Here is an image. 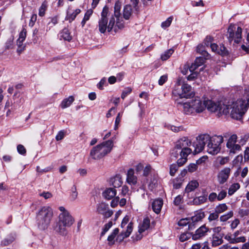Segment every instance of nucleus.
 Here are the masks:
<instances>
[{
	"instance_id": "f257e3e1",
	"label": "nucleus",
	"mask_w": 249,
	"mask_h": 249,
	"mask_svg": "<svg viewBox=\"0 0 249 249\" xmlns=\"http://www.w3.org/2000/svg\"><path fill=\"white\" fill-rule=\"evenodd\" d=\"M225 106L228 109V114H230L231 118L239 121L242 120L249 107V91H246L241 99L225 101Z\"/></svg>"
},
{
	"instance_id": "f03ea898",
	"label": "nucleus",
	"mask_w": 249,
	"mask_h": 249,
	"mask_svg": "<svg viewBox=\"0 0 249 249\" xmlns=\"http://www.w3.org/2000/svg\"><path fill=\"white\" fill-rule=\"evenodd\" d=\"M121 228L123 229L122 231L119 233V230L115 228L107 237L108 244L112 246L115 244V241L121 242L124 238L129 236L133 229V223L129 222V217L126 215L123 219Z\"/></svg>"
},
{
	"instance_id": "7ed1b4c3",
	"label": "nucleus",
	"mask_w": 249,
	"mask_h": 249,
	"mask_svg": "<svg viewBox=\"0 0 249 249\" xmlns=\"http://www.w3.org/2000/svg\"><path fill=\"white\" fill-rule=\"evenodd\" d=\"M191 144V141L184 137L176 142L175 147L171 151V157L175 159L180 155V158L177 161L179 166L183 165L187 161L188 156L192 152V149L188 147Z\"/></svg>"
},
{
	"instance_id": "20e7f679",
	"label": "nucleus",
	"mask_w": 249,
	"mask_h": 249,
	"mask_svg": "<svg viewBox=\"0 0 249 249\" xmlns=\"http://www.w3.org/2000/svg\"><path fill=\"white\" fill-rule=\"evenodd\" d=\"M59 210L61 213L59 214L58 221L54 226L53 230L57 233L64 236L67 234L66 228L70 227L74 219L64 207H59Z\"/></svg>"
},
{
	"instance_id": "39448f33",
	"label": "nucleus",
	"mask_w": 249,
	"mask_h": 249,
	"mask_svg": "<svg viewBox=\"0 0 249 249\" xmlns=\"http://www.w3.org/2000/svg\"><path fill=\"white\" fill-rule=\"evenodd\" d=\"M53 215L52 208L49 206L41 207L36 213V222L38 227L45 230L50 225Z\"/></svg>"
},
{
	"instance_id": "423d86ee",
	"label": "nucleus",
	"mask_w": 249,
	"mask_h": 249,
	"mask_svg": "<svg viewBox=\"0 0 249 249\" xmlns=\"http://www.w3.org/2000/svg\"><path fill=\"white\" fill-rule=\"evenodd\" d=\"M183 107L184 113L187 115H194L203 112L206 109L205 100L196 98L189 102L183 103H178Z\"/></svg>"
},
{
	"instance_id": "0eeeda50",
	"label": "nucleus",
	"mask_w": 249,
	"mask_h": 249,
	"mask_svg": "<svg viewBox=\"0 0 249 249\" xmlns=\"http://www.w3.org/2000/svg\"><path fill=\"white\" fill-rule=\"evenodd\" d=\"M113 145V142L110 140L103 142L93 147L89 155L94 160L101 159L111 151Z\"/></svg>"
},
{
	"instance_id": "6e6552de",
	"label": "nucleus",
	"mask_w": 249,
	"mask_h": 249,
	"mask_svg": "<svg viewBox=\"0 0 249 249\" xmlns=\"http://www.w3.org/2000/svg\"><path fill=\"white\" fill-rule=\"evenodd\" d=\"M173 94L180 98H188L193 95L192 87L185 83L182 78H178L173 90Z\"/></svg>"
},
{
	"instance_id": "1a4fd4ad",
	"label": "nucleus",
	"mask_w": 249,
	"mask_h": 249,
	"mask_svg": "<svg viewBox=\"0 0 249 249\" xmlns=\"http://www.w3.org/2000/svg\"><path fill=\"white\" fill-rule=\"evenodd\" d=\"M223 141V137L221 135H215L212 137L210 136V140L207 145L208 153L212 155L217 154L220 151L221 144Z\"/></svg>"
},
{
	"instance_id": "9d476101",
	"label": "nucleus",
	"mask_w": 249,
	"mask_h": 249,
	"mask_svg": "<svg viewBox=\"0 0 249 249\" xmlns=\"http://www.w3.org/2000/svg\"><path fill=\"white\" fill-rule=\"evenodd\" d=\"M206 108L211 112H217L218 115H227L228 113L227 108L225 107V101L214 102L210 100H205Z\"/></svg>"
},
{
	"instance_id": "9b49d317",
	"label": "nucleus",
	"mask_w": 249,
	"mask_h": 249,
	"mask_svg": "<svg viewBox=\"0 0 249 249\" xmlns=\"http://www.w3.org/2000/svg\"><path fill=\"white\" fill-rule=\"evenodd\" d=\"M227 37L229 41L231 43H239L242 38V28L235 25L231 24L228 29Z\"/></svg>"
},
{
	"instance_id": "f8f14e48",
	"label": "nucleus",
	"mask_w": 249,
	"mask_h": 249,
	"mask_svg": "<svg viewBox=\"0 0 249 249\" xmlns=\"http://www.w3.org/2000/svg\"><path fill=\"white\" fill-rule=\"evenodd\" d=\"M237 142V136L236 134L232 135L228 139L226 146L230 155H234L241 150V146L236 143Z\"/></svg>"
},
{
	"instance_id": "ddd939ff",
	"label": "nucleus",
	"mask_w": 249,
	"mask_h": 249,
	"mask_svg": "<svg viewBox=\"0 0 249 249\" xmlns=\"http://www.w3.org/2000/svg\"><path fill=\"white\" fill-rule=\"evenodd\" d=\"M210 140V135L207 134H201L196 137V142L194 144V152L198 153L201 152L204 148L206 144Z\"/></svg>"
},
{
	"instance_id": "4468645a",
	"label": "nucleus",
	"mask_w": 249,
	"mask_h": 249,
	"mask_svg": "<svg viewBox=\"0 0 249 249\" xmlns=\"http://www.w3.org/2000/svg\"><path fill=\"white\" fill-rule=\"evenodd\" d=\"M150 223V219L148 217L143 219L142 222L139 226L138 233L132 237L134 241H138L142 238L143 236L142 233L149 229Z\"/></svg>"
},
{
	"instance_id": "2eb2a0df",
	"label": "nucleus",
	"mask_w": 249,
	"mask_h": 249,
	"mask_svg": "<svg viewBox=\"0 0 249 249\" xmlns=\"http://www.w3.org/2000/svg\"><path fill=\"white\" fill-rule=\"evenodd\" d=\"M96 212L102 214L106 218H108L113 214V211L109 210L107 204L105 202H100L96 205Z\"/></svg>"
},
{
	"instance_id": "dca6fc26",
	"label": "nucleus",
	"mask_w": 249,
	"mask_h": 249,
	"mask_svg": "<svg viewBox=\"0 0 249 249\" xmlns=\"http://www.w3.org/2000/svg\"><path fill=\"white\" fill-rule=\"evenodd\" d=\"M210 231V229L205 224L203 225L198 228L194 233H192V238L194 240H200L206 236Z\"/></svg>"
},
{
	"instance_id": "f3484780",
	"label": "nucleus",
	"mask_w": 249,
	"mask_h": 249,
	"mask_svg": "<svg viewBox=\"0 0 249 249\" xmlns=\"http://www.w3.org/2000/svg\"><path fill=\"white\" fill-rule=\"evenodd\" d=\"M231 173V169L229 167H226L221 170L217 175V180L220 184H224L226 182Z\"/></svg>"
},
{
	"instance_id": "a211bd4d",
	"label": "nucleus",
	"mask_w": 249,
	"mask_h": 249,
	"mask_svg": "<svg viewBox=\"0 0 249 249\" xmlns=\"http://www.w3.org/2000/svg\"><path fill=\"white\" fill-rule=\"evenodd\" d=\"M137 177L134 175V170L129 169L126 174V182L131 185H135L137 183Z\"/></svg>"
},
{
	"instance_id": "6ab92c4d",
	"label": "nucleus",
	"mask_w": 249,
	"mask_h": 249,
	"mask_svg": "<svg viewBox=\"0 0 249 249\" xmlns=\"http://www.w3.org/2000/svg\"><path fill=\"white\" fill-rule=\"evenodd\" d=\"M163 205V200L161 198H157L152 202V208L153 211L158 214L160 213Z\"/></svg>"
},
{
	"instance_id": "aec40b11",
	"label": "nucleus",
	"mask_w": 249,
	"mask_h": 249,
	"mask_svg": "<svg viewBox=\"0 0 249 249\" xmlns=\"http://www.w3.org/2000/svg\"><path fill=\"white\" fill-rule=\"evenodd\" d=\"M121 8V3L119 1H117L114 5V16L116 18V25L118 26L119 28H121L122 25H119V20L121 18V13L120 10Z\"/></svg>"
},
{
	"instance_id": "412c9836",
	"label": "nucleus",
	"mask_w": 249,
	"mask_h": 249,
	"mask_svg": "<svg viewBox=\"0 0 249 249\" xmlns=\"http://www.w3.org/2000/svg\"><path fill=\"white\" fill-rule=\"evenodd\" d=\"M116 195V190L113 188H107L103 193L104 197L107 200L113 198Z\"/></svg>"
},
{
	"instance_id": "4be33fe9",
	"label": "nucleus",
	"mask_w": 249,
	"mask_h": 249,
	"mask_svg": "<svg viewBox=\"0 0 249 249\" xmlns=\"http://www.w3.org/2000/svg\"><path fill=\"white\" fill-rule=\"evenodd\" d=\"M225 239L228 241L231 244H236L237 243H244L246 239L244 236H240L238 238H234L233 235L228 234L225 235Z\"/></svg>"
},
{
	"instance_id": "5701e85b",
	"label": "nucleus",
	"mask_w": 249,
	"mask_h": 249,
	"mask_svg": "<svg viewBox=\"0 0 249 249\" xmlns=\"http://www.w3.org/2000/svg\"><path fill=\"white\" fill-rule=\"evenodd\" d=\"M110 183L115 189L121 187L123 184V179L121 176L117 175L110 179Z\"/></svg>"
},
{
	"instance_id": "b1692460",
	"label": "nucleus",
	"mask_w": 249,
	"mask_h": 249,
	"mask_svg": "<svg viewBox=\"0 0 249 249\" xmlns=\"http://www.w3.org/2000/svg\"><path fill=\"white\" fill-rule=\"evenodd\" d=\"M205 60L202 57H196L195 62L191 65L189 68V70L191 71H195L199 66H201L204 64Z\"/></svg>"
},
{
	"instance_id": "393cba45",
	"label": "nucleus",
	"mask_w": 249,
	"mask_h": 249,
	"mask_svg": "<svg viewBox=\"0 0 249 249\" xmlns=\"http://www.w3.org/2000/svg\"><path fill=\"white\" fill-rule=\"evenodd\" d=\"M81 11L80 9H76L72 12H71L70 10H68L67 13L66 19L69 20L70 22H72L74 20L77 15L80 13Z\"/></svg>"
},
{
	"instance_id": "a878e982",
	"label": "nucleus",
	"mask_w": 249,
	"mask_h": 249,
	"mask_svg": "<svg viewBox=\"0 0 249 249\" xmlns=\"http://www.w3.org/2000/svg\"><path fill=\"white\" fill-rule=\"evenodd\" d=\"M199 186V183L196 180H192L189 182L185 188L187 193H190L194 191Z\"/></svg>"
},
{
	"instance_id": "bb28decb",
	"label": "nucleus",
	"mask_w": 249,
	"mask_h": 249,
	"mask_svg": "<svg viewBox=\"0 0 249 249\" xmlns=\"http://www.w3.org/2000/svg\"><path fill=\"white\" fill-rule=\"evenodd\" d=\"M74 100V99L72 96H70L68 98L64 99L60 105L61 108H65L70 107Z\"/></svg>"
},
{
	"instance_id": "cd10ccee",
	"label": "nucleus",
	"mask_w": 249,
	"mask_h": 249,
	"mask_svg": "<svg viewBox=\"0 0 249 249\" xmlns=\"http://www.w3.org/2000/svg\"><path fill=\"white\" fill-rule=\"evenodd\" d=\"M60 37L61 39H63L68 41H70L72 38V36H71L69 30L66 28L64 29L60 33Z\"/></svg>"
},
{
	"instance_id": "c85d7f7f",
	"label": "nucleus",
	"mask_w": 249,
	"mask_h": 249,
	"mask_svg": "<svg viewBox=\"0 0 249 249\" xmlns=\"http://www.w3.org/2000/svg\"><path fill=\"white\" fill-rule=\"evenodd\" d=\"M98 23L99 31L101 33H105L107 30V19H100Z\"/></svg>"
},
{
	"instance_id": "c756f323",
	"label": "nucleus",
	"mask_w": 249,
	"mask_h": 249,
	"mask_svg": "<svg viewBox=\"0 0 249 249\" xmlns=\"http://www.w3.org/2000/svg\"><path fill=\"white\" fill-rule=\"evenodd\" d=\"M223 242L222 237L213 234L212 237V244L213 247H217L221 245Z\"/></svg>"
},
{
	"instance_id": "7c9ffc66",
	"label": "nucleus",
	"mask_w": 249,
	"mask_h": 249,
	"mask_svg": "<svg viewBox=\"0 0 249 249\" xmlns=\"http://www.w3.org/2000/svg\"><path fill=\"white\" fill-rule=\"evenodd\" d=\"M207 200V196L205 195L201 196L198 197H195L193 200V203L194 205H199L204 203Z\"/></svg>"
},
{
	"instance_id": "2f4dec72",
	"label": "nucleus",
	"mask_w": 249,
	"mask_h": 249,
	"mask_svg": "<svg viewBox=\"0 0 249 249\" xmlns=\"http://www.w3.org/2000/svg\"><path fill=\"white\" fill-rule=\"evenodd\" d=\"M15 239V234H11L1 241V245L6 246L11 244Z\"/></svg>"
},
{
	"instance_id": "473e14b6",
	"label": "nucleus",
	"mask_w": 249,
	"mask_h": 249,
	"mask_svg": "<svg viewBox=\"0 0 249 249\" xmlns=\"http://www.w3.org/2000/svg\"><path fill=\"white\" fill-rule=\"evenodd\" d=\"M205 216V213L204 212L197 213L195 215L192 216L191 218H189V220L193 221V223H198Z\"/></svg>"
},
{
	"instance_id": "72a5a7b5",
	"label": "nucleus",
	"mask_w": 249,
	"mask_h": 249,
	"mask_svg": "<svg viewBox=\"0 0 249 249\" xmlns=\"http://www.w3.org/2000/svg\"><path fill=\"white\" fill-rule=\"evenodd\" d=\"M228 208V207L225 203L219 204L215 207L214 211L219 214L226 211Z\"/></svg>"
},
{
	"instance_id": "f704fd0d",
	"label": "nucleus",
	"mask_w": 249,
	"mask_h": 249,
	"mask_svg": "<svg viewBox=\"0 0 249 249\" xmlns=\"http://www.w3.org/2000/svg\"><path fill=\"white\" fill-rule=\"evenodd\" d=\"M132 14V8L130 5H126L124 8V18L125 19H128Z\"/></svg>"
},
{
	"instance_id": "c9c22d12",
	"label": "nucleus",
	"mask_w": 249,
	"mask_h": 249,
	"mask_svg": "<svg viewBox=\"0 0 249 249\" xmlns=\"http://www.w3.org/2000/svg\"><path fill=\"white\" fill-rule=\"evenodd\" d=\"M27 36V31L26 29L23 27L21 31L19 33V37L17 40V42H19V44L21 42L23 43L25 40Z\"/></svg>"
},
{
	"instance_id": "e433bc0d",
	"label": "nucleus",
	"mask_w": 249,
	"mask_h": 249,
	"mask_svg": "<svg viewBox=\"0 0 249 249\" xmlns=\"http://www.w3.org/2000/svg\"><path fill=\"white\" fill-rule=\"evenodd\" d=\"M48 8V3L46 1H44L41 4V5L39 8L38 15L40 17H43L45 14V12Z\"/></svg>"
},
{
	"instance_id": "4c0bfd02",
	"label": "nucleus",
	"mask_w": 249,
	"mask_h": 249,
	"mask_svg": "<svg viewBox=\"0 0 249 249\" xmlns=\"http://www.w3.org/2000/svg\"><path fill=\"white\" fill-rule=\"evenodd\" d=\"M93 14V10L91 9H89L86 12L84 17L81 22V25L83 27L86 24V22L89 20L90 17Z\"/></svg>"
},
{
	"instance_id": "58836bf2",
	"label": "nucleus",
	"mask_w": 249,
	"mask_h": 249,
	"mask_svg": "<svg viewBox=\"0 0 249 249\" xmlns=\"http://www.w3.org/2000/svg\"><path fill=\"white\" fill-rule=\"evenodd\" d=\"M174 53V50L170 49L166 51L160 56V58L162 60L165 61L167 60Z\"/></svg>"
},
{
	"instance_id": "ea45409f",
	"label": "nucleus",
	"mask_w": 249,
	"mask_h": 249,
	"mask_svg": "<svg viewBox=\"0 0 249 249\" xmlns=\"http://www.w3.org/2000/svg\"><path fill=\"white\" fill-rule=\"evenodd\" d=\"M196 51L197 53L201 54L204 56H205V59L209 58L208 56L209 54L206 51L204 50V46L202 45L199 44L197 46L196 48Z\"/></svg>"
},
{
	"instance_id": "a19ab883",
	"label": "nucleus",
	"mask_w": 249,
	"mask_h": 249,
	"mask_svg": "<svg viewBox=\"0 0 249 249\" xmlns=\"http://www.w3.org/2000/svg\"><path fill=\"white\" fill-rule=\"evenodd\" d=\"M240 188L239 183H236L232 184L228 190V194L230 196L232 195Z\"/></svg>"
},
{
	"instance_id": "79ce46f5",
	"label": "nucleus",
	"mask_w": 249,
	"mask_h": 249,
	"mask_svg": "<svg viewBox=\"0 0 249 249\" xmlns=\"http://www.w3.org/2000/svg\"><path fill=\"white\" fill-rule=\"evenodd\" d=\"M233 215V213L232 211L229 212L226 214H223L220 217V220L221 222H226Z\"/></svg>"
},
{
	"instance_id": "37998d69",
	"label": "nucleus",
	"mask_w": 249,
	"mask_h": 249,
	"mask_svg": "<svg viewBox=\"0 0 249 249\" xmlns=\"http://www.w3.org/2000/svg\"><path fill=\"white\" fill-rule=\"evenodd\" d=\"M217 162L221 165H223L227 163L229 160L230 158L229 157H221L219 156L216 159Z\"/></svg>"
},
{
	"instance_id": "c03bdc74",
	"label": "nucleus",
	"mask_w": 249,
	"mask_h": 249,
	"mask_svg": "<svg viewBox=\"0 0 249 249\" xmlns=\"http://www.w3.org/2000/svg\"><path fill=\"white\" fill-rule=\"evenodd\" d=\"M238 213L241 217L246 218L249 216V210L248 209H240Z\"/></svg>"
},
{
	"instance_id": "a18cd8bd",
	"label": "nucleus",
	"mask_w": 249,
	"mask_h": 249,
	"mask_svg": "<svg viewBox=\"0 0 249 249\" xmlns=\"http://www.w3.org/2000/svg\"><path fill=\"white\" fill-rule=\"evenodd\" d=\"M173 17L171 16L167 18V19L162 22L161 24V27L163 29H166V28L169 27L173 21Z\"/></svg>"
},
{
	"instance_id": "49530a36",
	"label": "nucleus",
	"mask_w": 249,
	"mask_h": 249,
	"mask_svg": "<svg viewBox=\"0 0 249 249\" xmlns=\"http://www.w3.org/2000/svg\"><path fill=\"white\" fill-rule=\"evenodd\" d=\"M13 40L14 38L13 37H11L9 38L5 44V50H9L13 49L14 47V44H13Z\"/></svg>"
},
{
	"instance_id": "de8ad7c7",
	"label": "nucleus",
	"mask_w": 249,
	"mask_h": 249,
	"mask_svg": "<svg viewBox=\"0 0 249 249\" xmlns=\"http://www.w3.org/2000/svg\"><path fill=\"white\" fill-rule=\"evenodd\" d=\"M113 223L112 221H109L106 224L103 228L102 231L101 233V236H103L109 230V229L112 226Z\"/></svg>"
},
{
	"instance_id": "09e8293b",
	"label": "nucleus",
	"mask_w": 249,
	"mask_h": 249,
	"mask_svg": "<svg viewBox=\"0 0 249 249\" xmlns=\"http://www.w3.org/2000/svg\"><path fill=\"white\" fill-rule=\"evenodd\" d=\"M216 53L221 55H226L228 53V51L224 45H220L219 46V48H217V51H216Z\"/></svg>"
},
{
	"instance_id": "8fccbe9b",
	"label": "nucleus",
	"mask_w": 249,
	"mask_h": 249,
	"mask_svg": "<svg viewBox=\"0 0 249 249\" xmlns=\"http://www.w3.org/2000/svg\"><path fill=\"white\" fill-rule=\"evenodd\" d=\"M71 193L70 195V198L71 200L74 201L77 198L78 196V192L76 191V186L75 185H73L71 189Z\"/></svg>"
},
{
	"instance_id": "3c124183",
	"label": "nucleus",
	"mask_w": 249,
	"mask_h": 249,
	"mask_svg": "<svg viewBox=\"0 0 249 249\" xmlns=\"http://www.w3.org/2000/svg\"><path fill=\"white\" fill-rule=\"evenodd\" d=\"M153 169L150 165H147L144 168L143 171V176L144 177H148L152 174Z\"/></svg>"
},
{
	"instance_id": "603ef678",
	"label": "nucleus",
	"mask_w": 249,
	"mask_h": 249,
	"mask_svg": "<svg viewBox=\"0 0 249 249\" xmlns=\"http://www.w3.org/2000/svg\"><path fill=\"white\" fill-rule=\"evenodd\" d=\"M243 161V156L242 155L237 156L232 161L233 166H239L240 164Z\"/></svg>"
},
{
	"instance_id": "864d4df0",
	"label": "nucleus",
	"mask_w": 249,
	"mask_h": 249,
	"mask_svg": "<svg viewBox=\"0 0 249 249\" xmlns=\"http://www.w3.org/2000/svg\"><path fill=\"white\" fill-rule=\"evenodd\" d=\"M192 233L186 232L180 234L179 236V240L181 242H184L192 237Z\"/></svg>"
},
{
	"instance_id": "5fc2aeb1",
	"label": "nucleus",
	"mask_w": 249,
	"mask_h": 249,
	"mask_svg": "<svg viewBox=\"0 0 249 249\" xmlns=\"http://www.w3.org/2000/svg\"><path fill=\"white\" fill-rule=\"evenodd\" d=\"M107 86V79L105 77H103L101 79L100 81L97 84V87L102 90L104 89V86Z\"/></svg>"
},
{
	"instance_id": "6e6d98bb",
	"label": "nucleus",
	"mask_w": 249,
	"mask_h": 249,
	"mask_svg": "<svg viewBox=\"0 0 249 249\" xmlns=\"http://www.w3.org/2000/svg\"><path fill=\"white\" fill-rule=\"evenodd\" d=\"M191 73L188 76L187 79L189 81H193L195 80L196 78L197 77L198 75V73L195 71H191L189 70Z\"/></svg>"
},
{
	"instance_id": "4d7b16f0",
	"label": "nucleus",
	"mask_w": 249,
	"mask_h": 249,
	"mask_svg": "<svg viewBox=\"0 0 249 249\" xmlns=\"http://www.w3.org/2000/svg\"><path fill=\"white\" fill-rule=\"evenodd\" d=\"M115 17L114 16H112V17L110 19L109 24L107 25V31L108 32L111 31L114 26L115 23Z\"/></svg>"
},
{
	"instance_id": "13d9d810",
	"label": "nucleus",
	"mask_w": 249,
	"mask_h": 249,
	"mask_svg": "<svg viewBox=\"0 0 249 249\" xmlns=\"http://www.w3.org/2000/svg\"><path fill=\"white\" fill-rule=\"evenodd\" d=\"M66 134V131L64 130L59 131L57 134L55 139L57 141L62 140L65 137Z\"/></svg>"
},
{
	"instance_id": "bf43d9fd",
	"label": "nucleus",
	"mask_w": 249,
	"mask_h": 249,
	"mask_svg": "<svg viewBox=\"0 0 249 249\" xmlns=\"http://www.w3.org/2000/svg\"><path fill=\"white\" fill-rule=\"evenodd\" d=\"M132 91V89L130 87H127L125 88L122 92L121 95V98L124 99L128 94H129Z\"/></svg>"
},
{
	"instance_id": "052dcab7",
	"label": "nucleus",
	"mask_w": 249,
	"mask_h": 249,
	"mask_svg": "<svg viewBox=\"0 0 249 249\" xmlns=\"http://www.w3.org/2000/svg\"><path fill=\"white\" fill-rule=\"evenodd\" d=\"M178 166H179L178 164H173L171 165L170 168V174L172 176H173L175 175V173L178 169Z\"/></svg>"
},
{
	"instance_id": "680f3d73",
	"label": "nucleus",
	"mask_w": 249,
	"mask_h": 249,
	"mask_svg": "<svg viewBox=\"0 0 249 249\" xmlns=\"http://www.w3.org/2000/svg\"><path fill=\"white\" fill-rule=\"evenodd\" d=\"M197 164L196 163H191L187 166V170L190 173L196 171L197 169Z\"/></svg>"
},
{
	"instance_id": "e2e57ef3",
	"label": "nucleus",
	"mask_w": 249,
	"mask_h": 249,
	"mask_svg": "<svg viewBox=\"0 0 249 249\" xmlns=\"http://www.w3.org/2000/svg\"><path fill=\"white\" fill-rule=\"evenodd\" d=\"M17 150L19 154H20L22 155H26V150L23 145H22V144L18 145Z\"/></svg>"
},
{
	"instance_id": "0e129e2a",
	"label": "nucleus",
	"mask_w": 249,
	"mask_h": 249,
	"mask_svg": "<svg viewBox=\"0 0 249 249\" xmlns=\"http://www.w3.org/2000/svg\"><path fill=\"white\" fill-rule=\"evenodd\" d=\"M219 217V214L215 211L214 213H211L208 217V220L211 222L215 220H217Z\"/></svg>"
},
{
	"instance_id": "69168bd1",
	"label": "nucleus",
	"mask_w": 249,
	"mask_h": 249,
	"mask_svg": "<svg viewBox=\"0 0 249 249\" xmlns=\"http://www.w3.org/2000/svg\"><path fill=\"white\" fill-rule=\"evenodd\" d=\"M189 220V218L181 219L178 221V225L181 227H184L187 225L188 226Z\"/></svg>"
},
{
	"instance_id": "338daca9",
	"label": "nucleus",
	"mask_w": 249,
	"mask_h": 249,
	"mask_svg": "<svg viewBox=\"0 0 249 249\" xmlns=\"http://www.w3.org/2000/svg\"><path fill=\"white\" fill-rule=\"evenodd\" d=\"M108 12V8L105 6L103 8V11L101 13V17L100 19H107V16Z\"/></svg>"
},
{
	"instance_id": "774afa93",
	"label": "nucleus",
	"mask_w": 249,
	"mask_h": 249,
	"mask_svg": "<svg viewBox=\"0 0 249 249\" xmlns=\"http://www.w3.org/2000/svg\"><path fill=\"white\" fill-rule=\"evenodd\" d=\"M227 191L224 190H222L217 195L218 201H221L224 199L227 196Z\"/></svg>"
}]
</instances>
